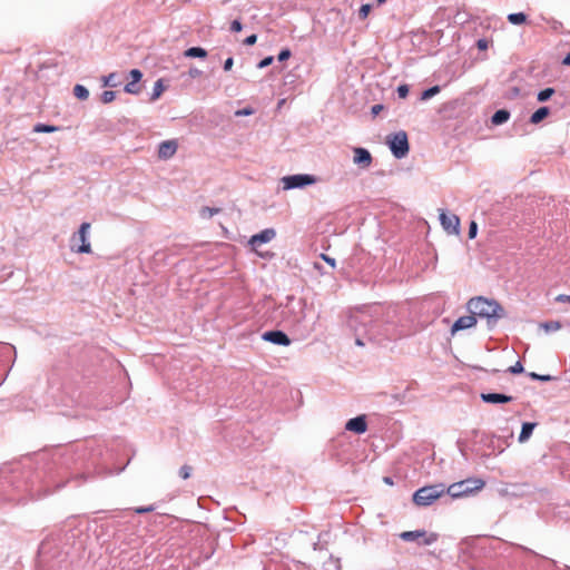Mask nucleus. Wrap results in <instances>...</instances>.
<instances>
[{
    "mask_svg": "<svg viewBox=\"0 0 570 570\" xmlns=\"http://www.w3.org/2000/svg\"><path fill=\"white\" fill-rule=\"evenodd\" d=\"M383 316V306L373 304L362 306L351 312L347 326L355 333V344L364 346L365 343L361 338V334H365L370 340L374 338L381 327V317Z\"/></svg>",
    "mask_w": 570,
    "mask_h": 570,
    "instance_id": "obj_1",
    "label": "nucleus"
},
{
    "mask_svg": "<svg viewBox=\"0 0 570 570\" xmlns=\"http://www.w3.org/2000/svg\"><path fill=\"white\" fill-rule=\"evenodd\" d=\"M466 308L475 317L485 318L489 327L495 326L499 320L507 316L505 309L495 299L483 296L470 298Z\"/></svg>",
    "mask_w": 570,
    "mask_h": 570,
    "instance_id": "obj_2",
    "label": "nucleus"
},
{
    "mask_svg": "<svg viewBox=\"0 0 570 570\" xmlns=\"http://www.w3.org/2000/svg\"><path fill=\"white\" fill-rule=\"evenodd\" d=\"M484 485L485 482L483 480L470 478L460 482L452 483L448 488L445 487V493L453 499H459L482 490Z\"/></svg>",
    "mask_w": 570,
    "mask_h": 570,
    "instance_id": "obj_3",
    "label": "nucleus"
},
{
    "mask_svg": "<svg viewBox=\"0 0 570 570\" xmlns=\"http://www.w3.org/2000/svg\"><path fill=\"white\" fill-rule=\"evenodd\" d=\"M287 301L288 302L283 311V318L291 326H298L304 322L306 317V304L304 301L295 299L294 297H288Z\"/></svg>",
    "mask_w": 570,
    "mask_h": 570,
    "instance_id": "obj_4",
    "label": "nucleus"
},
{
    "mask_svg": "<svg viewBox=\"0 0 570 570\" xmlns=\"http://www.w3.org/2000/svg\"><path fill=\"white\" fill-rule=\"evenodd\" d=\"M444 494L445 485L443 483L426 485L414 492L413 501L416 505L428 507Z\"/></svg>",
    "mask_w": 570,
    "mask_h": 570,
    "instance_id": "obj_5",
    "label": "nucleus"
},
{
    "mask_svg": "<svg viewBox=\"0 0 570 570\" xmlns=\"http://www.w3.org/2000/svg\"><path fill=\"white\" fill-rule=\"evenodd\" d=\"M387 145L392 155L397 159L404 158L410 151L407 134L404 130L387 136Z\"/></svg>",
    "mask_w": 570,
    "mask_h": 570,
    "instance_id": "obj_6",
    "label": "nucleus"
},
{
    "mask_svg": "<svg viewBox=\"0 0 570 570\" xmlns=\"http://www.w3.org/2000/svg\"><path fill=\"white\" fill-rule=\"evenodd\" d=\"M400 538L405 542H417L420 546H431L438 541L439 535L425 530L404 531Z\"/></svg>",
    "mask_w": 570,
    "mask_h": 570,
    "instance_id": "obj_7",
    "label": "nucleus"
},
{
    "mask_svg": "<svg viewBox=\"0 0 570 570\" xmlns=\"http://www.w3.org/2000/svg\"><path fill=\"white\" fill-rule=\"evenodd\" d=\"M316 178L309 174H295L284 176L282 178L283 188L285 190L295 189V188H304L306 186L315 184Z\"/></svg>",
    "mask_w": 570,
    "mask_h": 570,
    "instance_id": "obj_8",
    "label": "nucleus"
},
{
    "mask_svg": "<svg viewBox=\"0 0 570 570\" xmlns=\"http://www.w3.org/2000/svg\"><path fill=\"white\" fill-rule=\"evenodd\" d=\"M89 228V223H82L80 225L78 232L71 237L70 249H91V245L87 238Z\"/></svg>",
    "mask_w": 570,
    "mask_h": 570,
    "instance_id": "obj_9",
    "label": "nucleus"
},
{
    "mask_svg": "<svg viewBox=\"0 0 570 570\" xmlns=\"http://www.w3.org/2000/svg\"><path fill=\"white\" fill-rule=\"evenodd\" d=\"M440 223L449 235H458L460 229V218L454 214H448L445 210L440 212Z\"/></svg>",
    "mask_w": 570,
    "mask_h": 570,
    "instance_id": "obj_10",
    "label": "nucleus"
},
{
    "mask_svg": "<svg viewBox=\"0 0 570 570\" xmlns=\"http://www.w3.org/2000/svg\"><path fill=\"white\" fill-rule=\"evenodd\" d=\"M262 338L282 346H288L291 344L289 337L283 331H267L262 335Z\"/></svg>",
    "mask_w": 570,
    "mask_h": 570,
    "instance_id": "obj_11",
    "label": "nucleus"
},
{
    "mask_svg": "<svg viewBox=\"0 0 570 570\" xmlns=\"http://www.w3.org/2000/svg\"><path fill=\"white\" fill-rule=\"evenodd\" d=\"M345 429L356 434L365 433L367 430L365 415H358L356 417L350 419L345 424Z\"/></svg>",
    "mask_w": 570,
    "mask_h": 570,
    "instance_id": "obj_12",
    "label": "nucleus"
},
{
    "mask_svg": "<svg viewBox=\"0 0 570 570\" xmlns=\"http://www.w3.org/2000/svg\"><path fill=\"white\" fill-rule=\"evenodd\" d=\"M476 325V317L470 313V315L459 317L451 327V333L455 334L459 331L468 330Z\"/></svg>",
    "mask_w": 570,
    "mask_h": 570,
    "instance_id": "obj_13",
    "label": "nucleus"
},
{
    "mask_svg": "<svg viewBox=\"0 0 570 570\" xmlns=\"http://www.w3.org/2000/svg\"><path fill=\"white\" fill-rule=\"evenodd\" d=\"M177 148H178V145H177L176 140L161 141L158 147V157L160 159L167 160L176 154Z\"/></svg>",
    "mask_w": 570,
    "mask_h": 570,
    "instance_id": "obj_14",
    "label": "nucleus"
},
{
    "mask_svg": "<svg viewBox=\"0 0 570 570\" xmlns=\"http://www.w3.org/2000/svg\"><path fill=\"white\" fill-rule=\"evenodd\" d=\"M353 161L360 167L366 168L372 164V155L367 149L363 147H355Z\"/></svg>",
    "mask_w": 570,
    "mask_h": 570,
    "instance_id": "obj_15",
    "label": "nucleus"
},
{
    "mask_svg": "<svg viewBox=\"0 0 570 570\" xmlns=\"http://www.w3.org/2000/svg\"><path fill=\"white\" fill-rule=\"evenodd\" d=\"M275 236H276V232L274 228H266V229L253 235L249 238L248 244L253 247L256 244H266V243L271 242Z\"/></svg>",
    "mask_w": 570,
    "mask_h": 570,
    "instance_id": "obj_16",
    "label": "nucleus"
},
{
    "mask_svg": "<svg viewBox=\"0 0 570 570\" xmlns=\"http://www.w3.org/2000/svg\"><path fill=\"white\" fill-rule=\"evenodd\" d=\"M481 400L485 403L497 404L511 402L513 397L502 393H482Z\"/></svg>",
    "mask_w": 570,
    "mask_h": 570,
    "instance_id": "obj_17",
    "label": "nucleus"
},
{
    "mask_svg": "<svg viewBox=\"0 0 570 570\" xmlns=\"http://www.w3.org/2000/svg\"><path fill=\"white\" fill-rule=\"evenodd\" d=\"M510 118V111L507 110V109H499L497 110L492 117H491V122L494 125V126H500V125H503L505 124Z\"/></svg>",
    "mask_w": 570,
    "mask_h": 570,
    "instance_id": "obj_18",
    "label": "nucleus"
},
{
    "mask_svg": "<svg viewBox=\"0 0 570 570\" xmlns=\"http://www.w3.org/2000/svg\"><path fill=\"white\" fill-rule=\"evenodd\" d=\"M207 56L208 52L203 47H190L184 51V57L186 58L205 59Z\"/></svg>",
    "mask_w": 570,
    "mask_h": 570,
    "instance_id": "obj_19",
    "label": "nucleus"
},
{
    "mask_svg": "<svg viewBox=\"0 0 570 570\" xmlns=\"http://www.w3.org/2000/svg\"><path fill=\"white\" fill-rule=\"evenodd\" d=\"M550 115V108L547 106L538 108L530 117L531 124H539Z\"/></svg>",
    "mask_w": 570,
    "mask_h": 570,
    "instance_id": "obj_20",
    "label": "nucleus"
},
{
    "mask_svg": "<svg viewBox=\"0 0 570 570\" xmlns=\"http://www.w3.org/2000/svg\"><path fill=\"white\" fill-rule=\"evenodd\" d=\"M535 425H537L535 423H531V422H524L522 424L521 433L519 435V442L520 443H524V442H527L530 439V436L532 435V432H533Z\"/></svg>",
    "mask_w": 570,
    "mask_h": 570,
    "instance_id": "obj_21",
    "label": "nucleus"
},
{
    "mask_svg": "<svg viewBox=\"0 0 570 570\" xmlns=\"http://www.w3.org/2000/svg\"><path fill=\"white\" fill-rule=\"evenodd\" d=\"M528 16L524 12H514L508 14V21L512 24L520 26L527 22Z\"/></svg>",
    "mask_w": 570,
    "mask_h": 570,
    "instance_id": "obj_22",
    "label": "nucleus"
},
{
    "mask_svg": "<svg viewBox=\"0 0 570 570\" xmlns=\"http://www.w3.org/2000/svg\"><path fill=\"white\" fill-rule=\"evenodd\" d=\"M165 89H166V87L164 85V80L158 79L154 85L150 100L156 101L161 96V94L165 91Z\"/></svg>",
    "mask_w": 570,
    "mask_h": 570,
    "instance_id": "obj_23",
    "label": "nucleus"
},
{
    "mask_svg": "<svg viewBox=\"0 0 570 570\" xmlns=\"http://www.w3.org/2000/svg\"><path fill=\"white\" fill-rule=\"evenodd\" d=\"M322 570H341L340 559L330 556L328 559L323 563Z\"/></svg>",
    "mask_w": 570,
    "mask_h": 570,
    "instance_id": "obj_24",
    "label": "nucleus"
},
{
    "mask_svg": "<svg viewBox=\"0 0 570 570\" xmlns=\"http://www.w3.org/2000/svg\"><path fill=\"white\" fill-rule=\"evenodd\" d=\"M540 327L544 330L546 333H553L559 331L562 325L559 321H549L540 324Z\"/></svg>",
    "mask_w": 570,
    "mask_h": 570,
    "instance_id": "obj_25",
    "label": "nucleus"
},
{
    "mask_svg": "<svg viewBox=\"0 0 570 570\" xmlns=\"http://www.w3.org/2000/svg\"><path fill=\"white\" fill-rule=\"evenodd\" d=\"M118 73L117 72H110L107 76L102 77L104 86L106 87H117L120 82L118 80Z\"/></svg>",
    "mask_w": 570,
    "mask_h": 570,
    "instance_id": "obj_26",
    "label": "nucleus"
},
{
    "mask_svg": "<svg viewBox=\"0 0 570 570\" xmlns=\"http://www.w3.org/2000/svg\"><path fill=\"white\" fill-rule=\"evenodd\" d=\"M73 95L79 100H86L89 97V90L85 86H82V85H76L73 87Z\"/></svg>",
    "mask_w": 570,
    "mask_h": 570,
    "instance_id": "obj_27",
    "label": "nucleus"
},
{
    "mask_svg": "<svg viewBox=\"0 0 570 570\" xmlns=\"http://www.w3.org/2000/svg\"><path fill=\"white\" fill-rule=\"evenodd\" d=\"M441 91V87L435 85V86H432L425 90L422 91L421 94V99L422 100H429L431 99L432 97H434L435 95H438L439 92Z\"/></svg>",
    "mask_w": 570,
    "mask_h": 570,
    "instance_id": "obj_28",
    "label": "nucleus"
},
{
    "mask_svg": "<svg viewBox=\"0 0 570 570\" xmlns=\"http://www.w3.org/2000/svg\"><path fill=\"white\" fill-rule=\"evenodd\" d=\"M553 94H554V89L551 87H548L538 92L537 99L540 102H546L553 96Z\"/></svg>",
    "mask_w": 570,
    "mask_h": 570,
    "instance_id": "obj_29",
    "label": "nucleus"
},
{
    "mask_svg": "<svg viewBox=\"0 0 570 570\" xmlns=\"http://www.w3.org/2000/svg\"><path fill=\"white\" fill-rule=\"evenodd\" d=\"M58 130V127L48 124H37L33 127L35 132L50 134Z\"/></svg>",
    "mask_w": 570,
    "mask_h": 570,
    "instance_id": "obj_30",
    "label": "nucleus"
},
{
    "mask_svg": "<svg viewBox=\"0 0 570 570\" xmlns=\"http://www.w3.org/2000/svg\"><path fill=\"white\" fill-rule=\"evenodd\" d=\"M124 90L130 95H139L141 91V87L139 86L138 82L129 81L128 83L125 85Z\"/></svg>",
    "mask_w": 570,
    "mask_h": 570,
    "instance_id": "obj_31",
    "label": "nucleus"
},
{
    "mask_svg": "<svg viewBox=\"0 0 570 570\" xmlns=\"http://www.w3.org/2000/svg\"><path fill=\"white\" fill-rule=\"evenodd\" d=\"M219 212H220V208L205 206L200 209V216L203 218H210L215 214H218Z\"/></svg>",
    "mask_w": 570,
    "mask_h": 570,
    "instance_id": "obj_32",
    "label": "nucleus"
},
{
    "mask_svg": "<svg viewBox=\"0 0 570 570\" xmlns=\"http://www.w3.org/2000/svg\"><path fill=\"white\" fill-rule=\"evenodd\" d=\"M371 10H372V4H370V3L362 4L361 8L358 9V18L361 20L366 19L368 17Z\"/></svg>",
    "mask_w": 570,
    "mask_h": 570,
    "instance_id": "obj_33",
    "label": "nucleus"
},
{
    "mask_svg": "<svg viewBox=\"0 0 570 570\" xmlns=\"http://www.w3.org/2000/svg\"><path fill=\"white\" fill-rule=\"evenodd\" d=\"M116 98V92L115 91H111V90H105L101 96H100V99L104 104H109L111 101H114Z\"/></svg>",
    "mask_w": 570,
    "mask_h": 570,
    "instance_id": "obj_34",
    "label": "nucleus"
},
{
    "mask_svg": "<svg viewBox=\"0 0 570 570\" xmlns=\"http://www.w3.org/2000/svg\"><path fill=\"white\" fill-rule=\"evenodd\" d=\"M478 235V224L474 220L470 222L468 236L470 239L475 238Z\"/></svg>",
    "mask_w": 570,
    "mask_h": 570,
    "instance_id": "obj_35",
    "label": "nucleus"
},
{
    "mask_svg": "<svg viewBox=\"0 0 570 570\" xmlns=\"http://www.w3.org/2000/svg\"><path fill=\"white\" fill-rule=\"evenodd\" d=\"M291 56H292V51L288 48H284L279 51V53L277 56V60L279 62H283V61H286L287 59H289Z\"/></svg>",
    "mask_w": 570,
    "mask_h": 570,
    "instance_id": "obj_36",
    "label": "nucleus"
},
{
    "mask_svg": "<svg viewBox=\"0 0 570 570\" xmlns=\"http://www.w3.org/2000/svg\"><path fill=\"white\" fill-rule=\"evenodd\" d=\"M274 61V57L273 56H267L265 58H263L258 63H257V68L258 69H264L268 66H271Z\"/></svg>",
    "mask_w": 570,
    "mask_h": 570,
    "instance_id": "obj_37",
    "label": "nucleus"
},
{
    "mask_svg": "<svg viewBox=\"0 0 570 570\" xmlns=\"http://www.w3.org/2000/svg\"><path fill=\"white\" fill-rule=\"evenodd\" d=\"M396 92H397V96L402 99L406 98L409 92H410V88L407 85H400L397 88H396Z\"/></svg>",
    "mask_w": 570,
    "mask_h": 570,
    "instance_id": "obj_38",
    "label": "nucleus"
},
{
    "mask_svg": "<svg viewBox=\"0 0 570 570\" xmlns=\"http://www.w3.org/2000/svg\"><path fill=\"white\" fill-rule=\"evenodd\" d=\"M129 76L131 78V81H135V82L139 83V81L142 78V72L139 69H131L130 72H129Z\"/></svg>",
    "mask_w": 570,
    "mask_h": 570,
    "instance_id": "obj_39",
    "label": "nucleus"
},
{
    "mask_svg": "<svg viewBox=\"0 0 570 570\" xmlns=\"http://www.w3.org/2000/svg\"><path fill=\"white\" fill-rule=\"evenodd\" d=\"M190 473H191V468L188 466V465H183L180 469H179V476L183 478V479H188L190 476Z\"/></svg>",
    "mask_w": 570,
    "mask_h": 570,
    "instance_id": "obj_40",
    "label": "nucleus"
},
{
    "mask_svg": "<svg viewBox=\"0 0 570 570\" xmlns=\"http://www.w3.org/2000/svg\"><path fill=\"white\" fill-rule=\"evenodd\" d=\"M242 29H243V23L240 22V20L235 19L230 22V31L239 32V31H242Z\"/></svg>",
    "mask_w": 570,
    "mask_h": 570,
    "instance_id": "obj_41",
    "label": "nucleus"
},
{
    "mask_svg": "<svg viewBox=\"0 0 570 570\" xmlns=\"http://www.w3.org/2000/svg\"><path fill=\"white\" fill-rule=\"evenodd\" d=\"M508 371L512 374H520L523 372V366L520 362H517L514 365L510 366Z\"/></svg>",
    "mask_w": 570,
    "mask_h": 570,
    "instance_id": "obj_42",
    "label": "nucleus"
},
{
    "mask_svg": "<svg viewBox=\"0 0 570 570\" xmlns=\"http://www.w3.org/2000/svg\"><path fill=\"white\" fill-rule=\"evenodd\" d=\"M257 41V35L253 33L248 37H246L243 41L245 46H254Z\"/></svg>",
    "mask_w": 570,
    "mask_h": 570,
    "instance_id": "obj_43",
    "label": "nucleus"
},
{
    "mask_svg": "<svg viewBox=\"0 0 570 570\" xmlns=\"http://www.w3.org/2000/svg\"><path fill=\"white\" fill-rule=\"evenodd\" d=\"M190 78H199L203 75V71L196 67H191L188 71Z\"/></svg>",
    "mask_w": 570,
    "mask_h": 570,
    "instance_id": "obj_44",
    "label": "nucleus"
},
{
    "mask_svg": "<svg viewBox=\"0 0 570 570\" xmlns=\"http://www.w3.org/2000/svg\"><path fill=\"white\" fill-rule=\"evenodd\" d=\"M155 510L154 505L136 508L135 512L138 514L148 513Z\"/></svg>",
    "mask_w": 570,
    "mask_h": 570,
    "instance_id": "obj_45",
    "label": "nucleus"
},
{
    "mask_svg": "<svg viewBox=\"0 0 570 570\" xmlns=\"http://www.w3.org/2000/svg\"><path fill=\"white\" fill-rule=\"evenodd\" d=\"M476 47L479 50H487L489 47V41L485 38H481L476 41Z\"/></svg>",
    "mask_w": 570,
    "mask_h": 570,
    "instance_id": "obj_46",
    "label": "nucleus"
},
{
    "mask_svg": "<svg viewBox=\"0 0 570 570\" xmlns=\"http://www.w3.org/2000/svg\"><path fill=\"white\" fill-rule=\"evenodd\" d=\"M254 111L252 108L249 107H246V108H243V109H238L236 112H235V116H249L252 115Z\"/></svg>",
    "mask_w": 570,
    "mask_h": 570,
    "instance_id": "obj_47",
    "label": "nucleus"
},
{
    "mask_svg": "<svg viewBox=\"0 0 570 570\" xmlns=\"http://www.w3.org/2000/svg\"><path fill=\"white\" fill-rule=\"evenodd\" d=\"M530 377L533 380H540V381H550L551 380L550 375H539L534 372L530 373Z\"/></svg>",
    "mask_w": 570,
    "mask_h": 570,
    "instance_id": "obj_48",
    "label": "nucleus"
},
{
    "mask_svg": "<svg viewBox=\"0 0 570 570\" xmlns=\"http://www.w3.org/2000/svg\"><path fill=\"white\" fill-rule=\"evenodd\" d=\"M321 258L323 261H325L332 268L335 267V259L334 258L330 257L328 255H326L324 253L321 254Z\"/></svg>",
    "mask_w": 570,
    "mask_h": 570,
    "instance_id": "obj_49",
    "label": "nucleus"
},
{
    "mask_svg": "<svg viewBox=\"0 0 570 570\" xmlns=\"http://www.w3.org/2000/svg\"><path fill=\"white\" fill-rule=\"evenodd\" d=\"M233 65H234V59H233L232 57H229V58H227V59L224 61V66H223V68H224V70H225V71H229V70H232Z\"/></svg>",
    "mask_w": 570,
    "mask_h": 570,
    "instance_id": "obj_50",
    "label": "nucleus"
},
{
    "mask_svg": "<svg viewBox=\"0 0 570 570\" xmlns=\"http://www.w3.org/2000/svg\"><path fill=\"white\" fill-rule=\"evenodd\" d=\"M556 301L560 303H570V295L560 294L557 296Z\"/></svg>",
    "mask_w": 570,
    "mask_h": 570,
    "instance_id": "obj_51",
    "label": "nucleus"
},
{
    "mask_svg": "<svg viewBox=\"0 0 570 570\" xmlns=\"http://www.w3.org/2000/svg\"><path fill=\"white\" fill-rule=\"evenodd\" d=\"M383 105H374L371 108V112L373 116H377L383 110Z\"/></svg>",
    "mask_w": 570,
    "mask_h": 570,
    "instance_id": "obj_52",
    "label": "nucleus"
},
{
    "mask_svg": "<svg viewBox=\"0 0 570 570\" xmlns=\"http://www.w3.org/2000/svg\"><path fill=\"white\" fill-rule=\"evenodd\" d=\"M255 253L258 254V256L262 257V258H269V257H272V252H268V250L255 252Z\"/></svg>",
    "mask_w": 570,
    "mask_h": 570,
    "instance_id": "obj_53",
    "label": "nucleus"
},
{
    "mask_svg": "<svg viewBox=\"0 0 570 570\" xmlns=\"http://www.w3.org/2000/svg\"><path fill=\"white\" fill-rule=\"evenodd\" d=\"M562 63L564 66H570V52L566 55V57L562 60Z\"/></svg>",
    "mask_w": 570,
    "mask_h": 570,
    "instance_id": "obj_54",
    "label": "nucleus"
},
{
    "mask_svg": "<svg viewBox=\"0 0 570 570\" xmlns=\"http://www.w3.org/2000/svg\"><path fill=\"white\" fill-rule=\"evenodd\" d=\"M0 345H1V346H3V347H6V348H11V350H13V352L16 353V348H14V346H12V345H10V344H2V343H0Z\"/></svg>",
    "mask_w": 570,
    "mask_h": 570,
    "instance_id": "obj_55",
    "label": "nucleus"
},
{
    "mask_svg": "<svg viewBox=\"0 0 570 570\" xmlns=\"http://www.w3.org/2000/svg\"><path fill=\"white\" fill-rule=\"evenodd\" d=\"M314 267L318 271H322L321 264L318 262L314 263Z\"/></svg>",
    "mask_w": 570,
    "mask_h": 570,
    "instance_id": "obj_56",
    "label": "nucleus"
},
{
    "mask_svg": "<svg viewBox=\"0 0 570 570\" xmlns=\"http://www.w3.org/2000/svg\"><path fill=\"white\" fill-rule=\"evenodd\" d=\"M385 2H386V0H376L377 6H382Z\"/></svg>",
    "mask_w": 570,
    "mask_h": 570,
    "instance_id": "obj_57",
    "label": "nucleus"
},
{
    "mask_svg": "<svg viewBox=\"0 0 570 570\" xmlns=\"http://www.w3.org/2000/svg\"><path fill=\"white\" fill-rule=\"evenodd\" d=\"M384 481H385L386 483H390V484L392 483V481H391V479H390V478H384Z\"/></svg>",
    "mask_w": 570,
    "mask_h": 570,
    "instance_id": "obj_58",
    "label": "nucleus"
},
{
    "mask_svg": "<svg viewBox=\"0 0 570 570\" xmlns=\"http://www.w3.org/2000/svg\"><path fill=\"white\" fill-rule=\"evenodd\" d=\"M421 254H422V255H423V254H426V255H429V256H430L431 252L425 250V252H421Z\"/></svg>",
    "mask_w": 570,
    "mask_h": 570,
    "instance_id": "obj_59",
    "label": "nucleus"
},
{
    "mask_svg": "<svg viewBox=\"0 0 570 570\" xmlns=\"http://www.w3.org/2000/svg\"><path fill=\"white\" fill-rule=\"evenodd\" d=\"M313 548H314V550H316L318 548V543L317 542L314 543Z\"/></svg>",
    "mask_w": 570,
    "mask_h": 570,
    "instance_id": "obj_60",
    "label": "nucleus"
},
{
    "mask_svg": "<svg viewBox=\"0 0 570 570\" xmlns=\"http://www.w3.org/2000/svg\"><path fill=\"white\" fill-rule=\"evenodd\" d=\"M559 26H561V22H558V24L553 26V29L559 28Z\"/></svg>",
    "mask_w": 570,
    "mask_h": 570,
    "instance_id": "obj_61",
    "label": "nucleus"
},
{
    "mask_svg": "<svg viewBox=\"0 0 570 570\" xmlns=\"http://www.w3.org/2000/svg\"><path fill=\"white\" fill-rule=\"evenodd\" d=\"M559 26H561V22H558V24L553 26V29L559 28Z\"/></svg>",
    "mask_w": 570,
    "mask_h": 570,
    "instance_id": "obj_62",
    "label": "nucleus"
},
{
    "mask_svg": "<svg viewBox=\"0 0 570 570\" xmlns=\"http://www.w3.org/2000/svg\"><path fill=\"white\" fill-rule=\"evenodd\" d=\"M559 26H561V22H558V24L553 26V29L559 28Z\"/></svg>",
    "mask_w": 570,
    "mask_h": 570,
    "instance_id": "obj_63",
    "label": "nucleus"
}]
</instances>
